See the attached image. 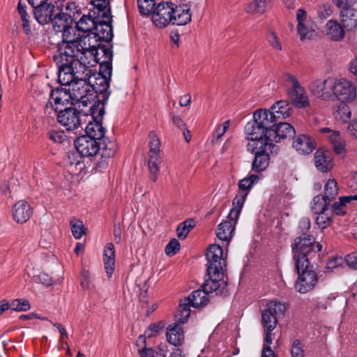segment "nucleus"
Listing matches in <instances>:
<instances>
[{"label": "nucleus", "mask_w": 357, "mask_h": 357, "mask_svg": "<svg viewBox=\"0 0 357 357\" xmlns=\"http://www.w3.org/2000/svg\"><path fill=\"white\" fill-rule=\"evenodd\" d=\"M89 61H75L59 66L58 81L60 84L68 86L73 100L78 103L79 107H88L95 97L87 81L90 74Z\"/></svg>", "instance_id": "obj_1"}, {"label": "nucleus", "mask_w": 357, "mask_h": 357, "mask_svg": "<svg viewBox=\"0 0 357 357\" xmlns=\"http://www.w3.org/2000/svg\"><path fill=\"white\" fill-rule=\"evenodd\" d=\"M77 31L72 26L61 31L62 41L58 45L59 54L54 56L58 66L87 61V54L93 58V54L90 51L91 46L86 41V36H81L80 33L77 34Z\"/></svg>", "instance_id": "obj_2"}, {"label": "nucleus", "mask_w": 357, "mask_h": 357, "mask_svg": "<svg viewBox=\"0 0 357 357\" xmlns=\"http://www.w3.org/2000/svg\"><path fill=\"white\" fill-rule=\"evenodd\" d=\"M296 267L298 275L294 285L296 291L302 294L312 291L318 282L317 275L313 266L303 259L299 261Z\"/></svg>", "instance_id": "obj_3"}, {"label": "nucleus", "mask_w": 357, "mask_h": 357, "mask_svg": "<svg viewBox=\"0 0 357 357\" xmlns=\"http://www.w3.org/2000/svg\"><path fill=\"white\" fill-rule=\"evenodd\" d=\"M294 259L296 264L301 260L309 263V257L312 254L320 252L322 245L319 243H315L314 238L310 235H304L295 238L293 245Z\"/></svg>", "instance_id": "obj_4"}, {"label": "nucleus", "mask_w": 357, "mask_h": 357, "mask_svg": "<svg viewBox=\"0 0 357 357\" xmlns=\"http://www.w3.org/2000/svg\"><path fill=\"white\" fill-rule=\"evenodd\" d=\"M287 86V95L291 102L298 108H305L310 105L308 97L297 78L291 73L283 77Z\"/></svg>", "instance_id": "obj_5"}, {"label": "nucleus", "mask_w": 357, "mask_h": 357, "mask_svg": "<svg viewBox=\"0 0 357 357\" xmlns=\"http://www.w3.org/2000/svg\"><path fill=\"white\" fill-rule=\"evenodd\" d=\"M286 307L279 301H272L267 303L261 313V324L264 328L274 330L279 319L284 316Z\"/></svg>", "instance_id": "obj_6"}, {"label": "nucleus", "mask_w": 357, "mask_h": 357, "mask_svg": "<svg viewBox=\"0 0 357 357\" xmlns=\"http://www.w3.org/2000/svg\"><path fill=\"white\" fill-rule=\"evenodd\" d=\"M255 151V159L252 162V169L259 172L266 169L269 165V154L277 153L279 148L271 142H261L257 149L251 147Z\"/></svg>", "instance_id": "obj_7"}, {"label": "nucleus", "mask_w": 357, "mask_h": 357, "mask_svg": "<svg viewBox=\"0 0 357 357\" xmlns=\"http://www.w3.org/2000/svg\"><path fill=\"white\" fill-rule=\"evenodd\" d=\"M77 111L75 108L65 107L57 114V120L67 130H74L81 126L82 121H86L88 116V112L82 110Z\"/></svg>", "instance_id": "obj_8"}, {"label": "nucleus", "mask_w": 357, "mask_h": 357, "mask_svg": "<svg viewBox=\"0 0 357 357\" xmlns=\"http://www.w3.org/2000/svg\"><path fill=\"white\" fill-rule=\"evenodd\" d=\"M149 170L150 178L153 182L158 179L159 165L160 164V142L157 135L151 132L149 135Z\"/></svg>", "instance_id": "obj_9"}, {"label": "nucleus", "mask_w": 357, "mask_h": 357, "mask_svg": "<svg viewBox=\"0 0 357 357\" xmlns=\"http://www.w3.org/2000/svg\"><path fill=\"white\" fill-rule=\"evenodd\" d=\"M333 93L340 102H353L357 98L356 85L344 78L335 79Z\"/></svg>", "instance_id": "obj_10"}, {"label": "nucleus", "mask_w": 357, "mask_h": 357, "mask_svg": "<svg viewBox=\"0 0 357 357\" xmlns=\"http://www.w3.org/2000/svg\"><path fill=\"white\" fill-rule=\"evenodd\" d=\"M207 269L208 278L202 284V289L208 294L218 291V294H225L227 292V282L224 280L225 271Z\"/></svg>", "instance_id": "obj_11"}, {"label": "nucleus", "mask_w": 357, "mask_h": 357, "mask_svg": "<svg viewBox=\"0 0 357 357\" xmlns=\"http://www.w3.org/2000/svg\"><path fill=\"white\" fill-rule=\"evenodd\" d=\"M93 15L96 19V23L94 27V32L96 36L102 41H109L113 38L112 27L111 25L112 15L111 11H108L107 17L102 16V12H96L92 10Z\"/></svg>", "instance_id": "obj_12"}, {"label": "nucleus", "mask_w": 357, "mask_h": 357, "mask_svg": "<svg viewBox=\"0 0 357 357\" xmlns=\"http://www.w3.org/2000/svg\"><path fill=\"white\" fill-rule=\"evenodd\" d=\"M296 20L298 22L297 34L301 40H311L317 36V31L305 10L300 8L297 10Z\"/></svg>", "instance_id": "obj_13"}, {"label": "nucleus", "mask_w": 357, "mask_h": 357, "mask_svg": "<svg viewBox=\"0 0 357 357\" xmlns=\"http://www.w3.org/2000/svg\"><path fill=\"white\" fill-rule=\"evenodd\" d=\"M174 5L172 2L165 1L158 3L152 13L153 24L159 28H163L169 23L172 24Z\"/></svg>", "instance_id": "obj_14"}, {"label": "nucleus", "mask_w": 357, "mask_h": 357, "mask_svg": "<svg viewBox=\"0 0 357 357\" xmlns=\"http://www.w3.org/2000/svg\"><path fill=\"white\" fill-rule=\"evenodd\" d=\"M335 78L319 79L313 81L310 86V92L317 98L330 100L333 97Z\"/></svg>", "instance_id": "obj_15"}, {"label": "nucleus", "mask_w": 357, "mask_h": 357, "mask_svg": "<svg viewBox=\"0 0 357 357\" xmlns=\"http://www.w3.org/2000/svg\"><path fill=\"white\" fill-rule=\"evenodd\" d=\"M72 100L73 98L68 89L61 88L51 90L46 107L47 108L50 105L55 112H59L65 107H68L67 106L70 105Z\"/></svg>", "instance_id": "obj_16"}, {"label": "nucleus", "mask_w": 357, "mask_h": 357, "mask_svg": "<svg viewBox=\"0 0 357 357\" xmlns=\"http://www.w3.org/2000/svg\"><path fill=\"white\" fill-rule=\"evenodd\" d=\"M207 269L225 271L226 259L223 257V250L221 246L217 244L211 245L206 252Z\"/></svg>", "instance_id": "obj_17"}, {"label": "nucleus", "mask_w": 357, "mask_h": 357, "mask_svg": "<svg viewBox=\"0 0 357 357\" xmlns=\"http://www.w3.org/2000/svg\"><path fill=\"white\" fill-rule=\"evenodd\" d=\"M245 134L248 140L254 142L252 144H248V149L254 147L257 149L258 146L261 145V142H268L266 139V132L261 126H259L255 121H249L245 126Z\"/></svg>", "instance_id": "obj_18"}, {"label": "nucleus", "mask_w": 357, "mask_h": 357, "mask_svg": "<svg viewBox=\"0 0 357 357\" xmlns=\"http://www.w3.org/2000/svg\"><path fill=\"white\" fill-rule=\"evenodd\" d=\"M75 146L77 152L84 157L94 156L100 149V143L97 140L84 135L76 139Z\"/></svg>", "instance_id": "obj_19"}, {"label": "nucleus", "mask_w": 357, "mask_h": 357, "mask_svg": "<svg viewBox=\"0 0 357 357\" xmlns=\"http://www.w3.org/2000/svg\"><path fill=\"white\" fill-rule=\"evenodd\" d=\"M319 132L326 135V138L333 145V150L337 154L345 153L347 142L340 131L324 127L319 129Z\"/></svg>", "instance_id": "obj_20"}, {"label": "nucleus", "mask_w": 357, "mask_h": 357, "mask_svg": "<svg viewBox=\"0 0 357 357\" xmlns=\"http://www.w3.org/2000/svg\"><path fill=\"white\" fill-rule=\"evenodd\" d=\"M296 134L294 128L288 123H280L275 128L268 132V141L271 144L281 139L291 138Z\"/></svg>", "instance_id": "obj_21"}, {"label": "nucleus", "mask_w": 357, "mask_h": 357, "mask_svg": "<svg viewBox=\"0 0 357 357\" xmlns=\"http://www.w3.org/2000/svg\"><path fill=\"white\" fill-rule=\"evenodd\" d=\"M314 162L317 170L321 172H328L334 167L333 158L328 151L319 149L314 155Z\"/></svg>", "instance_id": "obj_22"}, {"label": "nucleus", "mask_w": 357, "mask_h": 357, "mask_svg": "<svg viewBox=\"0 0 357 357\" xmlns=\"http://www.w3.org/2000/svg\"><path fill=\"white\" fill-rule=\"evenodd\" d=\"M253 120L266 132V139L268 138V132L272 130L275 127L276 120L271 112L266 109H261L255 111L253 114Z\"/></svg>", "instance_id": "obj_23"}, {"label": "nucleus", "mask_w": 357, "mask_h": 357, "mask_svg": "<svg viewBox=\"0 0 357 357\" xmlns=\"http://www.w3.org/2000/svg\"><path fill=\"white\" fill-rule=\"evenodd\" d=\"M191 20L192 11L189 5L183 3L174 7L172 24L184 26L188 24Z\"/></svg>", "instance_id": "obj_24"}, {"label": "nucleus", "mask_w": 357, "mask_h": 357, "mask_svg": "<svg viewBox=\"0 0 357 357\" xmlns=\"http://www.w3.org/2000/svg\"><path fill=\"white\" fill-rule=\"evenodd\" d=\"M32 215V208L25 200H20L13 208V217L17 223L23 224Z\"/></svg>", "instance_id": "obj_25"}, {"label": "nucleus", "mask_w": 357, "mask_h": 357, "mask_svg": "<svg viewBox=\"0 0 357 357\" xmlns=\"http://www.w3.org/2000/svg\"><path fill=\"white\" fill-rule=\"evenodd\" d=\"M86 79L89 84L91 85V90L96 93H104L109 87V79L101 73H93L91 68L90 74L87 75Z\"/></svg>", "instance_id": "obj_26"}, {"label": "nucleus", "mask_w": 357, "mask_h": 357, "mask_svg": "<svg viewBox=\"0 0 357 357\" xmlns=\"http://www.w3.org/2000/svg\"><path fill=\"white\" fill-rule=\"evenodd\" d=\"M346 30L342 23L331 19L325 25V32L327 37L333 41H340L345 36Z\"/></svg>", "instance_id": "obj_27"}, {"label": "nucleus", "mask_w": 357, "mask_h": 357, "mask_svg": "<svg viewBox=\"0 0 357 357\" xmlns=\"http://www.w3.org/2000/svg\"><path fill=\"white\" fill-rule=\"evenodd\" d=\"M340 18L344 28L348 31L357 29V10L351 7L343 8Z\"/></svg>", "instance_id": "obj_28"}, {"label": "nucleus", "mask_w": 357, "mask_h": 357, "mask_svg": "<svg viewBox=\"0 0 357 357\" xmlns=\"http://www.w3.org/2000/svg\"><path fill=\"white\" fill-rule=\"evenodd\" d=\"M54 8L53 4L46 2L38 7H34L33 14L36 20L41 24L49 23L52 18Z\"/></svg>", "instance_id": "obj_29"}, {"label": "nucleus", "mask_w": 357, "mask_h": 357, "mask_svg": "<svg viewBox=\"0 0 357 357\" xmlns=\"http://www.w3.org/2000/svg\"><path fill=\"white\" fill-rule=\"evenodd\" d=\"M293 147L299 154H309L314 149V142L308 135H300L293 142Z\"/></svg>", "instance_id": "obj_30"}, {"label": "nucleus", "mask_w": 357, "mask_h": 357, "mask_svg": "<svg viewBox=\"0 0 357 357\" xmlns=\"http://www.w3.org/2000/svg\"><path fill=\"white\" fill-rule=\"evenodd\" d=\"M167 342L174 346H180L184 341L183 328L176 323L169 324L166 331Z\"/></svg>", "instance_id": "obj_31"}, {"label": "nucleus", "mask_w": 357, "mask_h": 357, "mask_svg": "<svg viewBox=\"0 0 357 357\" xmlns=\"http://www.w3.org/2000/svg\"><path fill=\"white\" fill-rule=\"evenodd\" d=\"M227 219V220L218 225L216 236L220 241L229 243L232 238V233L234 232L237 220L230 218Z\"/></svg>", "instance_id": "obj_32"}, {"label": "nucleus", "mask_w": 357, "mask_h": 357, "mask_svg": "<svg viewBox=\"0 0 357 357\" xmlns=\"http://www.w3.org/2000/svg\"><path fill=\"white\" fill-rule=\"evenodd\" d=\"M104 267L107 277H112L115 268V250L112 243L105 245L103 252Z\"/></svg>", "instance_id": "obj_33"}, {"label": "nucleus", "mask_w": 357, "mask_h": 357, "mask_svg": "<svg viewBox=\"0 0 357 357\" xmlns=\"http://www.w3.org/2000/svg\"><path fill=\"white\" fill-rule=\"evenodd\" d=\"M96 23V19L89 15H83L77 23V31L80 33L81 36H86L87 43L89 41V32L94 30Z\"/></svg>", "instance_id": "obj_34"}, {"label": "nucleus", "mask_w": 357, "mask_h": 357, "mask_svg": "<svg viewBox=\"0 0 357 357\" xmlns=\"http://www.w3.org/2000/svg\"><path fill=\"white\" fill-rule=\"evenodd\" d=\"M276 121L278 119H284L291 115L289 103L286 100H280L273 104L269 110Z\"/></svg>", "instance_id": "obj_35"}, {"label": "nucleus", "mask_w": 357, "mask_h": 357, "mask_svg": "<svg viewBox=\"0 0 357 357\" xmlns=\"http://www.w3.org/2000/svg\"><path fill=\"white\" fill-rule=\"evenodd\" d=\"M101 120H89L85 128L86 135L96 140L101 139L105 135V128L101 124Z\"/></svg>", "instance_id": "obj_36"}, {"label": "nucleus", "mask_w": 357, "mask_h": 357, "mask_svg": "<svg viewBox=\"0 0 357 357\" xmlns=\"http://www.w3.org/2000/svg\"><path fill=\"white\" fill-rule=\"evenodd\" d=\"M208 293L204 289L192 291L188 298H185L194 307L206 306L208 302Z\"/></svg>", "instance_id": "obj_37"}, {"label": "nucleus", "mask_w": 357, "mask_h": 357, "mask_svg": "<svg viewBox=\"0 0 357 357\" xmlns=\"http://www.w3.org/2000/svg\"><path fill=\"white\" fill-rule=\"evenodd\" d=\"M273 3V0H253L246 6L245 10L248 13L263 14Z\"/></svg>", "instance_id": "obj_38"}, {"label": "nucleus", "mask_w": 357, "mask_h": 357, "mask_svg": "<svg viewBox=\"0 0 357 357\" xmlns=\"http://www.w3.org/2000/svg\"><path fill=\"white\" fill-rule=\"evenodd\" d=\"M247 195L248 192H241L238 195H236V196L233 200V207L230 210V212L228 214L227 218H230L231 220H238Z\"/></svg>", "instance_id": "obj_39"}, {"label": "nucleus", "mask_w": 357, "mask_h": 357, "mask_svg": "<svg viewBox=\"0 0 357 357\" xmlns=\"http://www.w3.org/2000/svg\"><path fill=\"white\" fill-rule=\"evenodd\" d=\"M53 29L55 31L59 32L71 26L73 20L70 15L59 13L51 20Z\"/></svg>", "instance_id": "obj_40"}, {"label": "nucleus", "mask_w": 357, "mask_h": 357, "mask_svg": "<svg viewBox=\"0 0 357 357\" xmlns=\"http://www.w3.org/2000/svg\"><path fill=\"white\" fill-rule=\"evenodd\" d=\"M116 151L117 144L114 140L105 139L100 144L99 152L102 158H112L115 155Z\"/></svg>", "instance_id": "obj_41"}, {"label": "nucleus", "mask_w": 357, "mask_h": 357, "mask_svg": "<svg viewBox=\"0 0 357 357\" xmlns=\"http://www.w3.org/2000/svg\"><path fill=\"white\" fill-rule=\"evenodd\" d=\"M353 200H357V195L340 197L338 201L334 202L332 205L334 213L337 215H345L347 213V204Z\"/></svg>", "instance_id": "obj_42"}, {"label": "nucleus", "mask_w": 357, "mask_h": 357, "mask_svg": "<svg viewBox=\"0 0 357 357\" xmlns=\"http://www.w3.org/2000/svg\"><path fill=\"white\" fill-rule=\"evenodd\" d=\"M89 106V112H90L91 120H101L105 114V104L99 100L94 101V98L91 101Z\"/></svg>", "instance_id": "obj_43"}, {"label": "nucleus", "mask_w": 357, "mask_h": 357, "mask_svg": "<svg viewBox=\"0 0 357 357\" xmlns=\"http://www.w3.org/2000/svg\"><path fill=\"white\" fill-rule=\"evenodd\" d=\"M190 305V304L185 299L180 301L178 310L175 314L176 321L184 324L188 321L191 312Z\"/></svg>", "instance_id": "obj_44"}, {"label": "nucleus", "mask_w": 357, "mask_h": 357, "mask_svg": "<svg viewBox=\"0 0 357 357\" xmlns=\"http://www.w3.org/2000/svg\"><path fill=\"white\" fill-rule=\"evenodd\" d=\"M349 102H340L335 112L336 120L342 123H348L351 117V110L348 105Z\"/></svg>", "instance_id": "obj_45"}, {"label": "nucleus", "mask_w": 357, "mask_h": 357, "mask_svg": "<svg viewBox=\"0 0 357 357\" xmlns=\"http://www.w3.org/2000/svg\"><path fill=\"white\" fill-rule=\"evenodd\" d=\"M330 204L331 202L326 197L318 195L313 198L311 202V210L316 214L325 212Z\"/></svg>", "instance_id": "obj_46"}, {"label": "nucleus", "mask_w": 357, "mask_h": 357, "mask_svg": "<svg viewBox=\"0 0 357 357\" xmlns=\"http://www.w3.org/2000/svg\"><path fill=\"white\" fill-rule=\"evenodd\" d=\"M338 193L337 183L334 178H329L324 185V197L331 202Z\"/></svg>", "instance_id": "obj_47"}, {"label": "nucleus", "mask_w": 357, "mask_h": 357, "mask_svg": "<svg viewBox=\"0 0 357 357\" xmlns=\"http://www.w3.org/2000/svg\"><path fill=\"white\" fill-rule=\"evenodd\" d=\"M9 309L16 312H26L31 309L29 301L26 298L13 299L8 302Z\"/></svg>", "instance_id": "obj_48"}, {"label": "nucleus", "mask_w": 357, "mask_h": 357, "mask_svg": "<svg viewBox=\"0 0 357 357\" xmlns=\"http://www.w3.org/2000/svg\"><path fill=\"white\" fill-rule=\"evenodd\" d=\"M194 227L195 222L192 219H188L180 223L176 229L178 238L185 239Z\"/></svg>", "instance_id": "obj_49"}, {"label": "nucleus", "mask_w": 357, "mask_h": 357, "mask_svg": "<svg viewBox=\"0 0 357 357\" xmlns=\"http://www.w3.org/2000/svg\"><path fill=\"white\" fill-rule=\"evenodd\" d=\"M71 231L75 238L80 239L86 234V229L85 228L82 221L77 219L70 220Z\"/></svg>", "instance_id": "obj_50"}, {"label": "nucleus", "mask_w": 357, "mask_h": 357, "mask_svg": "<svg viewBox=\"0 0 357 357\" xmlns=\"http://www.w3.org/2000/svg\"><path fill=\"white\" fill-rule=\"evenodd\" d=\"M259 180V177L257 175L252 174L248 177H245L238 182V188L242 192H249V190L256 184Z\"/></svg>", "instance_id": "obj_51"}, {"label": "nucleus", "mask_w": 357, "mask_h": 357, "mask_svg": "<svg viewBox=\"0 0 357 357\" xmlns=\"http://www.w3.org/2000/svg\"><path fill=\"white\" fill-rule=\"evenodd\" d=\"M111 0H91L92 4L94 6V9L96 12H102V16L106 15L107 17L108 11L110 10L109 3Z\"/></svg>", "instance_id": "obj_52"}, {"label": "nucleus", "mask_w": 357, "mask_h": 357, "mask_svg": "<svg viewBox=\"0 0 357 357\" xmlns=\"http://www.w3.org/2000/svg\"><path fill=\"white\" fill-rule=\"evenodd\" d=\"M139 12L143 15L150 14L155 4V0H137Z\"/></svg>", "instance_id": "obj_53"}, {"label": "nucleus", "mask_w": 357, "mask_h": 357, "mask_svg": "<svg viewBox=\"0 0 357 357\" xmlns=\"http://www.w3.org/2000/svg\"><path fill=\"white\" fill-rule=\"evenodd\" d=\"M61 13L70 15V20L73 21V20L76 17V15L79 14L80 9L78 8L75 2L68 1L66 3L64 8L62 9Z\"/></svg>", "instance_id": "obj_54"}, {"label": "nucleus", "mask_w": 357, "mask_h": 357, "mask_svg": "<svg viewBox=\"0 0 357 357\" xmlns=\"http://www.w3.org/2000/svg\"><path fill=\"white\" fill-rule=\"evenodd\" d=\"M112 72V55L107 54V60H102L100 66V73L102 75H105L108 79L110 78Z\"/></svg>", "instance_id": "obj_55"}, {"label": "nucleus", "mask_w": 357, "mask_h": 357, "mask_svg": "<svg viewBox=\"0 0 357 357\" xmlns=\"http://www.w3.org/2000/svg\"><path fill=\"white\" fill-rule=\"evenodd\" d=\"M318 215L316 218V223L321 229H326L332 223V216L321 212L317 213Z\"/></svg>", "instance_id": "obj_56"}, {"label": "nucleus", "mask_w": 357, "mask_h": 357, "mask_svg": "<svg viewBox=\"0 0 357 357\" xmlns=\"http://www.w3.org/2000/svg\"><path fill=\"white\" fill-rule=\"evenodd\" d=\"M164 326V324L160 321L151 324L145 331L144 334L148 337L156 336L160 333Z\"/></svg>", "instance_id": "obj_57"}, {"label": "nucleus", "mask_w": 357, "mask_h": 357, "mask_svg": "<svg viewBox=\"0 0 357 357\" xmlns=\"http://www.w3.org/2000/svg\"><path fill=\"white\" fill-rule=\"evenodd\" d=\"M48 136L50 140L56 144H62L67 140V136L63 130H50Z\"/></svg>", "instance_id": "obj_58"}, {"label": "nucleus", "mask_w": 357, "mask_h": 357, "mask_svg": "<svg viewBox=\"0 0 357 357\" xmlns=\"http://www.w3.org/2000/svg\"><path fill=\"white\" fill-rule=\"evenodd\" d=\"M346 132L349 137L357 141V118L350 120L348 122Z\"/></svg>", "instance_id": "obj_59"}, {"label": "nucleus", "mask_w": 357, "mask_h": 357, "mask_svg": "<svg viewBox=\"0 0 357 357\" xmlns=\"http://www.w3.org/2000/svg\"><path fill=\"white\" fill-rule=\"evenodd\" d=\"M180 247L179 242L176 238H173L166 245L165 253L168 256H173L180 250Z\"/></svg>", "instance_id": "obj_60"}, {"label": "nucleus", "mask_w": 357, "mask_h": 357, "mask_svg": "<svg viewBox=\"0 0 357 357\" xmlns=\"http://www.w3.org/2000/svg\"><path fill=\"white\" fill-rule=\"evenodd\" d=\"M319 18L326 19L331 16L333 13L332 6L328 3L321 4L317 11Z\"/></svg>", "instance_id": "obj_61"}, {"label": "nucleus", "mask_w": 357, "mask_h": 357, "mask_svg": "<svg viewBox=\"0 0 357 357\" xmlns=\"http://www.w3.org/2000/svg\"><path fill=\"white\" fill-rule=\"evenodd\" d=\"M291 354V357H304L303 346L299 340H296L293 342Z\"/></svg>", "instance_id": "obj_62"}, {"label": "nucleus", "mask_w": 357, "mask_h": 357, "mask_svg": "<svg viewBox=\"0 0 357 357\" xmlns=\"http://www.w3.org/2000/svg\"><path fill=\"white\" fill-rule=\"evenodd\" d=\"M268 42L273 48L279 51L282 50V45L280 44L278 38L274 32H271L268 34Z\"/></svg>", "instance_id": "obj_63"}, {"label": "nucleus", "mask_w": 357, "mask_h": 357, "mask_svg": "<svg viewBox=\"0 0 357 357\" xmlns=\"http://www.w3.org/2000/svg\"><path fill=\"white\" fill-rule=\"evenodd\" d=\"M345 261L350 268L357 270V252L347 255Z\"/></svg>", "instance_id": "obj_64"}]
</instances>
